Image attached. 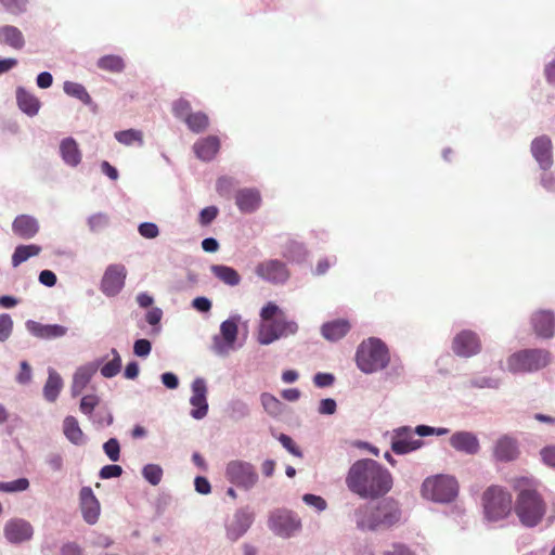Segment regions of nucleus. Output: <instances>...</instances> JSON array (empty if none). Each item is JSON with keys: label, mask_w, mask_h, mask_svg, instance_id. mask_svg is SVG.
Listing matches in <instances>:
<instances>
[{"label": "nucleus", "mask_w": 555, "mask_h": 555, "mask_svg": "<svg viewBox=\"0 0 555 555\" xmlns=\"http://www.w3.org/2000/svg\"><path fill=\"white\" fill-rule=\"evenodd\" d=\"M485 516L490 521L505 518L512 509V496L499 486L489 487L482 495Z\"/></svg>", "instance_id": "6e6552de"}, {"label": "nucleus", "mask_w": 555, "mask_h": 555, "mask_svg": "<svg viewBox=\"0 0 555 555\" xmlns=\"http://www.w3.org/2000/svg\"><path fill=\"white\" fill-rule=\"evenodd\" d=\"M39 282L46 286L52 287L56 284V275L50 270H43L39 274Z\"/></svg>", "instance_id": "338daca9"}, {"label": "nucleus", "mask_w": 555, "mask_h": 555, "mask_svg": "<svg viewBox=\"0 0 555 555\" xmlns=\"http://www.w3.org/2000/svg\"><path fill=\"white\" fill-rule=\"evenodd\" d=\"M101 363L102 361L95 360L78 367L74 376V382H90L99 371Z\"/></svg>", "instance_id": "ea45409f"}, {"label": "nucleus", "mask_w": 555, "mask_h": 555, "mask_svg": "<svg viewBox=\"0 0 555 555\" xmlns=\"http://www.w3.org/2000/svg\"><path fill=\"white\" fill-rule=\"evenodd\" d=\"M63 384H44L43 396L49 402H53L57 399Z\"/></svg>", "instance_id": "052dcab7"}, {"label": "nucleus", "mask_w": 555, "mask_h": 555, "mask_svg": "<svg viewBox=\"0 0 555 555\" xmlns=\"http://www.w3.org/2000/svg\"><path fill=\"white\" fill-rule=\"evenodd\" d=\"M238 319H229L221 323L220 332L212 337L210 350L219 357H227L236 349Z\"/></svg>", "instance_id": "9d476101"}, {"label": "nucleus", "mask_w": 555, "mask_h": 555, "mask_svg": "<svg viewBox=\"0 0 555 555\" xmlns=\"http://www.w3.org/2000/svg\"><path fill=\"white\" fill-rule=\"evenodd\" d=\"M100 399L95 395H86L80 400V411L86 414L90 415L94 408L99 404Z\"/></svg>", "instance_id": "3c124183"}, {"label": "nucleus", "mask_w": 555, "mask_h": 555, "mask_svg": "<svg viewBox=\"0 0 555 555\" xmlns=\"http://www.w3.org/2000/svg\"><path fill=\"white\" fill-rule=\"evenodd\" d=\"M107 360L106 363H103L104 359H101L102 361L100 365V372L101 375L104 378H113L115 377L121 370V358L116 349H112L109 354L105 357Z\"/></svg>", "instance_id": "c85d7f7f"}, {"label": "nucleus", "mask_w": 555, "mask_h": 555, "mask_svg": "<svg viewBox=\"0 0 555 555\" xmlns=\"http://www.w3.org/2000/svg\"><path fill=\"white\" fill-rule=\"evenodd\" d=\"M194 489L202 495H207L211 492V485L204 476H196L194 479Z\"/></svg>", "instance_id": "bf43d9fd"}, {"label": "nucleus", "mask_w": 555, "mask_h": 555, "mask_svg": "<svg viewBox=\"0 0 555 555\" xmlns=\"http://www.w3.org/2000/svg\"><path fill=\"white\" fill-rule=\"evenodd\" d=\"M60 555H83V550L76 542H66L61 546Z\"/></svg>", "instance_id": "69168bd1"}, {"label": "nucleus", "mask_w": 555, "mask_h": 555, "mask_svg": "<svg viewBox=\"0 0 555 555\" xmlns=\"http://www.w3.org/2000/svg\"><path fill=\"white\" fill-rule=\"evenodd\" d=\"M414 434L409 426L393 429L391 434V450L396 454L402 455L420 449L423 446V441L414 438Z\"/></svg>", "instance_id": "ddd939ff"}, {"label": "nucleus", "mask_w": 555, "mask_h": 555, "mask_svg": "<svg viewBox=\"0 0 555 555\" xmlns=\"http://www.w3.org/2000/svg\"><path fill=\"white\" fill-rule=\"evenodd\" d=\"M260 324L257 340L261 345L293 336L298 332L296 321L287 318L286 313L274 302L270 301L260 311Z\"/></svg>", "instance_id": "20e7f679"}, {"label": "nucleus", "mask_w": 555, "mask_h": 555, "mask_svg": "<svg viewBox=\"0 0 555 555\" xmlns=\"http://www.w3.org/2000/svg\"><path fill=\"white\" fill-rule=\"evenodd\" d=\"M422 494L437 503H449L457 496L459 483L450 475L427 477L422 483Z\"/></svg>", "instance_id": "423d86ee"}, {"label": "nucleus", "mask_w": 555, "mask_h": 555, "mask_svg": "<svg viewBox=\"0 0 555 555\" xmlns=\"http://www.w3.org/2000/svg\"><path fill=\"white\" fill-rule=\"evenodd\" d=\"M79 505L83 520L89 525H94L100 516V502L91 487L86 486L80 489Z\"/></svg>", "instance_id": "dca6fc26"}, {"label": "nucleus", "mask_w": 555, "mask_h": 555, "mask_svg": "<svg viewBox=\"0 0 555 555\" xmlns=\"http://www.w3.org/2000/svg\"><path fill=\"white\" fill-rule=\"evenodd\" d=\"M450 444L459 452L469 455L478 453L480 446L477 436L470 431H457L450 438Z\"/></svg>", "instance_id": "6ab92c4d"}, {"label": "nucleus", "mask_w": 555, "mask_h": 555, "mask_svg": "<svg viewBox=\"0 0 555 555\" xmlns=\"http://www.w3.org/2000/svg\"><path fill=\"white\" fill-rule=\"evenodd\" d=\"M218 208L216 206H208L199 214V223L202 225L210 224L218 216Z\"/></svg>", "instance_id": "5fc2aeb1"}, {"label": "nucleus", "mask_w": 555, "mask_h": 555, "mask_svg": "<svg viewBox=\"0 0 555 555\" xmlns=\"http://www.w3.org/2000/svg\"><path fill=\"white\" fill-rule=\"evenodd\" d=\"M33 333L40 338L51 339L66 335L67 328L59 324H34Z\"/></svg>", "instance_id": "c756f323"}, {"label": "nucleus", "mask_w": 555, "mask_h": 555, "mask_svg": "<svg viewBox=\"0 0 555 555\" xmlns=\"http://www.w3.org/2000/svg\"><path fill=\"white\" fill-rule=\"evenodd\" d=\"M30 483L26 477H21L12 481L3 482L2 492L16 493L24 492L29 488Z\"/></svg>", "instance_id": "c03bdc74"}, {"label": "nucleus", "mask_w": 555, "mask_h": 555, "mask_svg": "<svg viewBox=\"0 0 555 555\" xmlns=\"http://www.w3.org/2000/svg\"><path fill=\"white\" fill-rule=\"evenodd\" d=\"M152 346L147 339H138L133 345V352L138 357H146L151 352Z\"/></svg>", "instance_id": "680f3d73"}, {"label": "nucleus", "mask_w": 555, "mask_h": 555, "mask_svg": "<svg viewBox=\"0 0 555 555\" xmlns=\"http://www.w3.org/2000/svg\"><path fill=\"white\" fill-rule=\"evenodd\" d=\"M550 363V352L542 349L521 350L512 354L507 366L513 372H531L545 367Z\"/></svg>", "instance_id": "1a4fd4ad"}, {"label": "nucleus", "mask_w": 555, "mask_h": 555, "mask_svg": "<svg viewBox=\"0 0 555 555\" xmlns=\"http://www.w3.org/2000/svg\"><path fill=\"white\" fill-rule=\"evenodd\" d=\"M16 100L18 107L29 116H35L40 108L39 100L24 88H17Z\"/></svg>", "instance_id": "bb28decb"}, {"label": "nucleus", "mask_w": 555, "mask_h": 555, "mask_svg": "<svg viewBox=\"0 0 555 555\" xmlns=\"http://www.w3.org/2000/svg\"><path fill=\"white\" fill-rule=\"evenodd\" d=\"M64 91L66 94L78 99L79 101H81L85 104L91 103L90 94L88 93L87 89L80 83L73 82V81H66L64 83Z\"/></svg>", "instance_id": "58836bf2"}, {"label": "nucleus", "mask_w": 555, "mask_h": 555, "mask_svg": "<svg viewBox=\"0 0 555 555\" xmlns=\"http://www.w3.org/2000/svg\"><path fill=\"white\" fill-rule=\"evenodd\" d=\"M12 231L18 237L28 240L38 233L39 223L33 216L20 215L12 223Z\"/></svg>", "instance_id": "4be33fe9"}, {"label": "nucleus", "mask_w": 555, "mask_h": 555, "mask_svg": "<svg viewBox=\"0 0 555 555\" xmlns=\"http://www.w3.org/2000/svg\"><path fill=\"white\" fill-rule=\"evenodd\" d=\"M44 462L50 468V470L54 473L62 472L64 467V459L61 453L50 452L49 454L46 455Z\"/></svg>", "instance_id": "49530a36"}, {"label": "nucleus", "mask_w": 555, "mask_h": 555, "mask_svg": "<svg viewBox=\"0 0 555 555\" xmlns=\"http://www.w3.org/2000/svg\"><path fill=\"white\" fill-rule=\"evenodd\" d=\"M141 474L151 486H157L163 479L164 470L160 465L150 463L142 467Z\"/></svg>", "instance_id": "f704fd0d"}, {"label": "nucleus", "mask_w": 555, "mask_h": 555, "mask_svg": "<svg viewBox=\"0 0 555 555\" xmlns=\"http://www.w3.org/2000/svg\"><path fill=\"white\" fill-rule=\"evenodd\" d=\"M62 159L72 167H76L81 162V152L77 142L73 138L64 139L60 144Z\"/></svg>", "instance_id": "393cba45"}, {"label": "nucleus", "mask_w": 555, "mask_h": 555, "mask_svg": "<svg viewBox=\"0 0 555 555\" xmlns=\"http://www.w3.org/2000/svg\"><path fill=\"white\" fill-rule=\"evenodd\" d=\"M227 537L231 541H236L243 535V511L237 509L233 520L227 524Z\"/></svg>", "instance_id": "4c0bfd02"}, {"label": "nucleus", "mask_w": 555, "mask_h": 555, "mask_svg": "<svg viewBox=\"0 0 555 555\" xmlns=\"http://www.w3.org/2000/svg\"><path fill=\"white\" fill-rule=\"evenodd\" d=\"M13 330V321L9 314L0 315V340H5L10 337Z\"/></svg>", "instance_id": "864d4df0"}, {"label": "nucleus", "mask_w": 555, "mask_h": 555, "mask_svg": "<svg viewBox=\"0 0 555 555\" xmlns=\"http://www.w3.org/2000/svg\"><path fill=\"white\" fill-rule=\"evenodd\" d=\"M127 270L122 264H111L106 268L102 281L101 291L106 296L117 295L125 285Z\"/></svg>", "instance_id": "4468645a"}, {"label": "nucleus", "mask_w": 555, "mask_h": 555, "mask_svg": "<svg viewBox=\"0 0 555 555\" xmlns=\"http://www.w3.org/2000/svg\"><path fill=\"white\" fill-rule=\"evenodd\" d=\"M103 451L105 455L112 462H118L120 459V444L117 438H109L103 444Z\"/></svg>", "instance_id": "a18cd8bd"}, {"label": "nucleus", "mask_w": 555, "mask_h": 555, "mask_svg": "<svg viewBox=\"0 0 555 555\" xmlns=\"http://www.w3.org/2000/svg\"><path fill=\"white\" fill-rule=\"evenodd\" d=\"M540 454H541L542 462L545 465H547L550 467H555V446L544 447L540 451Z\"/></svg>", "instance_id": "e2e57ef3"}, {"label": "nucleus", "mask_w": 555, "mask_h": 555, "mask_svg": "<svg viewBox=\"0 0 555 555\" xmlns=\"http://www.w3.org/2000/svg\"><path fill=\"white\" fill-rule=\"evenodd\" d=\"M350 327L347 320L338 319L324 323L321 327V334L326 340L337 341L347 335Z\"/></svg>", "instance_id": "b1692460"}, {"label": "nucleus", "mask_w": 555, "mask_h": 555, "mask_svg": "<svg viewBox=\"0 0 555 555\" xmlns=\"http://www.w3.org/2000/svg\"><path fill=\"white\" fill-rule=\"evenodd\" d=\"M35 533L33 525L24 518H11L3 527V534L11 544H22L33 539Z\"/></svg>", "instance_id": "f8f14e48"}, {"label": "nucleus", "mask_w": 555, "mask_h": 555, "mask_svg": "<svg viewBox=\"0 0 555 555\" xmlns=\"http://www.w3.org/2000/svg\"><path fill=\"white\" fill-rule=\"evenodd\" d=\"M401 517L400 504L393 499H385L375 506L362 504L354 511V520L361 530L388 529L399 524Z\"/></svg>", "instance_id": "7ed1b4c3"}, {"label": "nucleus", "mask_w": 555, "mask_h": 555, "mask_svg": "<svg viewBox=\"0 0 555 555\" xmlns=\"http://www.w3.org/2000/svg\"><path fill=\"white\" fill-rule=\"evenodd\" d=\"M124 470L120 465L117 464H108L103 466L99 472V477L101 479H112L118 478L122 475Z\"/></svg>", "instance_id": "de8ad7c7"}, {"label": "nucleus", "mask_w": 555, "mask_h": 555, "mask_svg": "<svg viewBox=\"0 0 555 555\" xmlns=\"http://www.w3.org/2000/svg\"><path fill=\"white\" fill-rule=\"evenodd\" d=\"M63 433L66 439L75 446H82L86 443V437L78 424V421L72 415L64 418Z\"/></svg>", "instance_id": "a878e982"}, {"label": "nucleus", "mask_w": 555, "mask_h": 555, "mask_svg": "<svg viewBox=\"0 0 555 555\" xmlns=\"http://www.w3.org/2000/svg\"><path fill=\"white\" fill-rule=\"evenodd\" d=\"M278 440L289 453H292L293 455H295L297 457H302V452L300 451V449L296 446V443L289 436H287L285 434H280L278 436Z\"/></svg>", "instance_id": "603ef678"}, {"label": "nucleus", "mask_w": 555, "mask_h": 555, "mask_svg": "<svg viewBox=\"0 0 555 555\" xmlns=\"http://www.w3.org/2000/svg\"><path fill=\"white\" fill-rule=\"evenodd\" d=\"M172 111H173V114L178 117V118H183L190 114V111H191V104L188 100L185 99H179L177 100L175 103H173V107H172Z\"/></svg>", "instance_id": "6e6d98bb"}, {"label": "nucleus", "mask_w": 555, "mask_h": 555, "mask_svg": "<svg viewBox=\"0 0 555 555\" xmlns=\"http://www.w3.org/2000/svg\"><path fill=\"white\" fill-rule=\"evenodd\" d=\"M282 255L288 261H300L306 256V250L301 243L289 241L284 246Z\"/></svg>", "instance_id": "a19ab883"}, {"label": "nucleus", "mask_w": 555, "mask_h": 555, "mask_svg": "<svg viewBox=\"0 0 555 555\" xmlns=\"http://www.w3.org/2000/svg\"><path fill=\"white\" fill-rule=\"evenodd\" d=\"M513 488L518 492L515 513L526 527L537 526L545 514V503L538 492V481L530 477H516Z\"/></svg>", "instance_id": "f03ea898"}, {"label": "nucleus", "mask_w": 555, "mask_h": 555, "mask_svg": "<svg viewBox=\"0 0 555 555\" xmlns=\"http://www.w3.org/2000/svg\"><path fill=\"white\" fill-rule=\"evenodd\" d=\"M227 479L236 487H243V462L231 461L225 468Z\"/></svg>", "instance_id": "e433bc0d"}, {"label": "nucleus", "mask_w": 555, "mask_h": 555, "mask_svg": "<svg viewBox=\"0 0 555 555\" xmlns=\"http://www.w3.org/2000/svg\"><path fill=\"white\" fill-rule=\"evenodd\" d=\"M139 233L145 238H155L159 234L158 227L152 222H144L139 225Z\"/></svg>", "instance_id": "13d9d810"}, {"label": "nucleus", "mask_w": 555, "mask_h": 555, "mask_svg": "<svg viewBox=\"0 0 555 555\" xmlns=\"http://www.w3.org/2000/svg\"><path fill=\"white\" fill-rule=\"evenodd\" d=\"M384 555H414L413 552L402 544L392 545L391 550L385 552Z\"/></svg>", "instance_id": "774afa93"}, {"label": "nucleus", "mask_w": 555, "mask_h": 555, "mask_svg": "<svg viewBox=\"0 0 555 555\" xmlns=\"http://www.w3.org/2000/svg\"><path fill=\"white\" fill-rule=\"evenodd\" d=\"M115 139L124 145H132L134 143L139 146L143 145V133L135 129L118 131L115 133Z\"/></svg>", "instance_id": "c9c22d12"}, {"label": "nucleus", "mask_w": 555, "mask_h": 555, "mask_svg": "<svg viewBox=\"0 0 555 555\" xmlns=\"http://www.w3.org/2000/svg\"><path fill=\"white\" fill-rule=\"evenodd\" d=\"M98 67L109 73H121L125 68V62L122 57L109 54L99 59Z\"/></svg>", "instance_id": "72a5a7b5"}, {"label": "nucleus", "mask_w": 555, "mask_h": 555, "mask_svg": "<svg viewBox=\"0 0 555 555\" xmlns=\"http://www.w3.org/2000/svg\"><path fill=\"white\" fill-rule=\"evenodd\" d=\"M532 325L535 334L543 338L554 335L555 317L552 311L541 310L533 314Z\"/></svg>", "instance_id": "412c9836"}, {"label": "nucleus", "mask_w": 555, "mask_h": 555, "mask_svg": "<svg viewBox=\"0 0 555 555\" xmlns=\"http://www.w3.org/2000/svg\"><path fill=\"white\" fill-rule=\"evenodd\" d=\"M3 7L13 14H18L26 9L27 0H0Z\"/></svg>", "instance_id": "4d7b16f0"}, {"label": "nucleus", "mask_w": 555, "mask_h": 555, "mask_svg": "<svg viewBox=\"0 0 555 555\" xmlns=\"http://www.w3.org/2000/svg\"><path fill=\"white\" fill-rule=\"evenodd\" d=\"M517 441L509 436L499 438L493 448V456L499 462H511L518 457Z\"/></svg>", "instance_id": "aec40b11"}, {"label": "nucleus", "mask_w": 555, "mask_h": 555, "mask_svg": "<svg viewBox=\"0 0 555 555\" xmlns=\"http://www.w3.org/2000/svg\"><path fill=\"white\" fill-rule=\"evenodd\" d=\"M356 362L362 372L374 373L387 367L390 362V352L382 339L370 337L359 345Z\"/></svg>", "instance_id": "39448f33"}, {"label": "nucleus", "mask_w": 555, "mask_h": 555, "mask_svg": "<svg viewBox=\"0 0 555 555\" xmlns=\"http://www.w3.org/2000/svg\"><path fill=\"white\" fill-rule=\"evenodd\" d=\"M207 391L206 384H192V395L190 398L192 410L190 415L194 420H202L207 415Z\"/></svg>", "instance_id": "a211bd4d"}, {"label": "nucleus", "mask_w": 555, "mask_h": 555, "mask_svg": "<svg viewBox=\"0 0 555 555\" xmlns=\"http://www.w3.org/2000/svg\"><path fill=\"white\" fill-rule=\"evenodd\" d=\"M261 403L264 410L273 416L280 415L284 410L283 403L278 398L269 393L261 395Z\"/></svg>", "instance_id": "79ce46f5"}, {"label": "nucleus", "mask_w": 555, "mask_h": 555, "mask_svg": "<svg viewBox=\"0 0 555 555\" xmlns=\"http://www.w3.org/2000/svg\"><path fill=\"white\" fill-rule=\"evenodd\" d=\"M40 251L41 247L35 244L17 246L12 255L13 267H18L30 257L38 256Z\"/></svg>", "instance_id": "7c9ffc66"}, {"label": "nucleus", "mask_w": 555, "mask_h": 555, "mask_svg": "<svg viewBox=\"0 0 555 555\" xmlns=\"http://www.w3.org/2000/svg\"><path fill=\"white\" fill-rule=\"evenodd\" d=\"M336 402L334 399H322L319 404L318 412L323 415H332L336 412Z\"/></svg>", "instance_id": "0e129e2a"}, {"label": "nucleus", "mask_w": 555, "mask_h": 555, "mask_svg": "<svg viewBox=\"0 0 555 555\" xmlns=\"http://www.w3.org/2000/svg\"><path fill=\"white\" fill-rule=\"evenodd\" d=\"M267 526L274 535L289 539L300 531L301 519L295 512L280 507L269 512Z\"/></svg>", "instance_id": "0eeeda50"}, {"label": "nucleus", "mask_w": 555, "mask_h": 555, "mask_svg": "<svg viewBox=\"0 0 555 555\" xmlns=\"http://www.w3.org/2000/svg\"><path fill=\"white\" fill-rule=\"evenodd\" d=\"M345 483L347 489L363 500H375L386 495L392 488L390 472L372 459L357 460L349 467Z\"/></svg>", "instance_id": "f257e3e1"}, {"label": "nucleus", "mask_w": 555, "mask_h": 555, "mask_svg": "<svg viewBox=\"0 0 555 555\" xmlns=\"http://www.w3.org/2000/svg\"><path fill=\"white\" fill-rule=\"evenodd\" d=\"M531 153L543 170L552 166V141L547 135L538 137L532 141Z\"/></svg>", "instance_id": "f3484780"}, {"label": "nucleus", "mask_w": 555, "mask_h": 555, "mask_svg": "<svg viewBox=\"0 0 555 555\" xmlns=\"http://www.w3.org/2000/svg\"><path fill=\"white\" fill-rule=\"evenodd\" d=\"M0 42L16 50L22 49L25 44L22 31L17 27L10 25L0 27Z\"/></svg>", "instance_id": "cd10ccee"}, {"label": "nucleus", "mask_w": 555, "mask_h": 555, "mask_svg": "<svg viewBox=\"0 0 555 555\" xmlns=\"http://www.w3.org/2000/svg\"><path fill=\"white\" fill-rule=\"evenodd\" d=\"M302 501L308 506L315 508L318 512H323L327 507L326 501L320 495L307 493L302 496Z\"/></svg>", "instance_id": "8fccbe9b"}, {"label": "nucleus", "mask_w": 555, "mask_h": 555, "mask_svg": "<svg viewBox=\"0 0 555 555\" xmlns=\"http://www.w3.org/2000/svg\"><path fill=\"white\" fill-rule=\"evenodd\" d=\"M261 205V195L257 189H245V212H253Z\"/></svg>", "instance_id": "37998d69"}, {"label": "nucleus", "mask_w": 555, "mask_h": 555, "mask_svg": "<svg viewBox=\"0 0 555 555\" xmlns=\"http://www.w3.org/2000/svg\"><path fill=\"white\" fill-rule=\"evenodd\" d=\"M256 273L261 279L274 284L284 283L289 278V270L286 264L278 259H270L259 263L256 268Z\"/></svg>", "instance_id": "2eb2a0df"}, {"label": "nucleus", "mask_w": 555, "mask_h": 555, "mask_svg": "<svg viewBox=\"0 0 555 555\" xmlns=\"http://www.w3.org/2000/svg\"><path fill=\"white\" fill-rule=\"evenodd\" d=\"M220 149V141L215 135H209L196 141L193 145L194 153L196 156L204 160H211Z\"/></svg>", "instance_id": "5701e85b"}, {"label": "nucleus", "mask_w": 555, "mask_h": 555, "mask_svg": "<svg viewBox=\"0 0 555 555\" xmlns=\"http://www.w3.org/2000/svg\"><path fill=\"white\" fill-rule=\"evenodd\" d=\"M481 340L477 333L463 330L452 340V351L462 358H470L481 351Z\"/></svg>", "instance_id": "9b49d317"}, {"label": "nucleus", "mask_w": 555, "mask_h": 555, "mask_svg": "<svg viewBox=\"0 0 555 555\" xmlns=\"http://www.w3.org/2000/svg\"><path fill=\"white\" fill-rule=\"evenodd\" d=\"M189 129L195 133L205 131L209 126L208 116L203 112L190 113L184 117Z\"/></svg>", "instance_id": "473e14b6"}, {"label": "nucleus", "mask_w": 555, "mask_h": 555, "mask_svg": "<svg viewBox=\"0 0 555 555\" xmlns=\"http://www.w3.org/2000/svg\"><path fill=\"white\" fill-rule=\"evenodd\" d=\"M91 231L101 232L108 225V217L105 214H95L89 218Z\"/></svg>", "instance_id": "09e8293b"}, {"label": "nucleus", "mask_w": 555, "mask_h": 555, "mask_svg": "<svg viewBox=\"0 0 555 555\" xmlns=\"http://www.w3.org/2000/svg\"><path fill=\"white\" fill-rule=\"evenodd\" d=\"M211 272L215 274L216 278H218L223 283L234 286L237 285L241 281L240 274L234 269L221 266V264H215L211 266Z\"/></svg>", "instance_id": "2f4dec72"}]
</instances>
